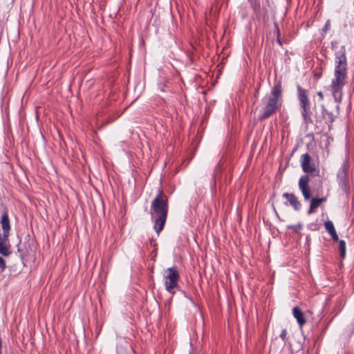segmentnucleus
<instances>
[{"instance_id":"obj_1","label":"nucleus","mask_w":354,"mask_h":354,"mask_svg":"<svg viewBox=\"0 0 354 354\" xmlns=\"http://www.w3.org/2000/svg\"><path fill=\"white\" fill-rule=\"evenodd\" d=\"M334 77L331 80L330 89L333 98L338 104L342 102L343 87L347 80V60L344 47L335 53Z\"/></svg>"},{"instance_id":"obj_2","label":"nucleus","mask_w":354,"mask_h":354,"mask_svg":"<svg viewBox=\"0 0 354 354\" xmlns=\"http://www.w3.org/2000/svg\"><path fill=\"white\" fill-rule=\"evenodd\" d=\"M282 89L280 82L272 87L270 93L261 100L259 120L263 121L279 111L282 105Z\"/></svg>"},{"instance_id":"obj_3","label":"nucleus","mask_w":354,"mask_h":354,"mask_svg":"<svg viewBox=\"0 0 354 354\" xmlns=\"http://www.w3.org/2000/svg\"><path fill=\"white\" fill-rule=\"evenodd\" d=\"M168 198L162 190L152 201L150 209L151 218H155L153 228L158 234L163 230L168 213Z\"/></svg>"},{"instance_id":"obj_4","label":"nucleus","mask_w":354,"mask_h":354,"mask_svg":"<svg viewBox=\"0 0 354 354\" xmlns=\"http://www.w3.org/2000/svg\"><path fill=\"white\" fill-rule=\"evenodd\" d=\"M301 166L303 171L307 174L303 175L299 178L298 185L302 193L304 198L308 201L311 197L310 188L309 186L310 175L319 176V171L316 168L308 153H304L301 156Z\"/></svg>"},{"instance_id":"obj_5","label":"nucleus","mask_w":354,"mask_h":354,"mask_svg":"<svg viewBox=\"0 0 354 354\" xmlns=\"http://www.w3.org/2000/svg\"><path fill=\"white\" fill-rule=\"evenodd\" d=\"M164 279L165 289L171 294H174V289L178 286L180 274L176 267L168 268L165 270Z\"/></svg>"},{"instance_id":"obj_6","label":"nucleus","mask_w":354,"mask_h":354,"mask_svg":"<svg viewBox=\"0 0 354 354\" xmlns=\"http://www.w3.org/2000/svg\"><path fill=\"white\" fill-rule=\"evenodd\" d=\"M297 94L300 107L302 109L301 115L306 122L310 120V105L307 91L297 86Z\"/></svg>"},{"instance_id":"obj_7","label":"nucleus","mask_w":354,"mask_h":354,"mask_svg":"<svg viewBox=\"0 0 354 354\" xmlns=\"http://www.w3.org/2000/svg\"><path fill=\"white\" fill-rule=\"evenodd\" d=\"M348 171V164L347 162H344L337 173L339 185L345 193H348L349 191Z\"/></svg>"},{"instance_id":"obj_8","label":"nucleus","mask_w":354,"mask_h":354,"mask_svg":"<svg viewBox=\"0 0 354 354\" xmlns=\"http://www.w3.org/2000/svg\"><path fill=\"white\" fill-rule=\"evenodd\" d=\"M10 234L0 233V254L3 257H9L11 253V245L9 243Z\"/></svg>"},{"instance_id":"obj_9","label":"nucleus","mask_w":354,"mask_h":354,"mask_svg":"<svg viewBox=\"0 0 354 354\" xmlns=\"http://www.w3.org/2000/svg\"><path fill=\"white\" fill-rule=\"evenodd\" d=\"M283 197L288 201L289 204L293 207L295 211L301 209V204L298 200V198L292 193H284Z\"/></svg>"},{"instance_id":"obj_10","label":"nucleus","mask_w":354,"mask_h":354,"mask_svg":"<svg viewBox=\"0 0 354 354\" xmlns=\"http://www.w3.org/2000/svg\"><path fill=\"white\" fill-rule=\"evenodd\" d=\"M0 225L3 230V234H10L11 227L7 210H4L3 214L1 215L0 219Z\"/></svg>"},{"instance_id":"obj_11","label":"nucleus","mask_w":354,"mask_h":354,"mask_svg":"<svg viewBox=\"0 0 354 354\" xmlns=\"http://www.w3.org/2000/svg\"><path fill=\"white\" fill-rule=\"evenodd\" d=\"M293 317L296 319L300 328H302L306 323L305 315L301 308L298 306L293 308L292 309Z\"/></svg>"},{"instance_id":"obj_12","label":"nucleus","mask_w":354,"mask_h":354,"mask_svg":"<svg viewBox=\"0 0 354 354\" xmlns=\"http://www.w3.org/2000/svg\"><path fill=\"white\" fill-rule=\"evenodd\" d=\"M326 200V198H312L310 201V205L309 209L308 211V214H310L315 212L317 209L318 208V207L322 203L325 202Z\"/></svg>"},{"instance_id":"obj_13","label":"nucleus","mask_w":354,"mask_h":354,"mask_svg":"<svg viewBox=\"0 0 354 354\" xmlns=\"http://www.w3.org/2000/svg\"><path fill=\"white\" fill-rule=\"evenodd\" d=\"M322 117L325 120V122L329 126L335 120L334 115L331 112H329L324 106H322Z\"/></svg>"},{"instance_id":"obj_14","label":"nucleus","mask_w":354,"mask_h":354,"mask_svg":"<svg viewBox=\"0 0 354 354\" xmlns=\"http://www.w3.org/2000/svg\"><path fill=\"white\" fill-rule=\"evenodd\" d=\"M339 250L340 252L341 257L344 259L346 255V243L344 241H339Z\"/></svg>"},{"instance_id":"obj_15","label":"nucleus","mask_w":354,"mask_h":354,"mask_svg":"<svg viewBox=\"0 0 354 354\" xmlns=\"http://www.w3.org/2000/svg\"><path fill=\"white\" fill-rule=\"evenodd\" d=\"M324 226H325V229L327 230V232L328 233L331 232L335 230L333 222L330 221H328L325 222Z\"/></svg>"},{"instance_id":"obj_16","label":"nucleus","mask_w":354,"mask_h":354,"mask_svg":"<svg viewBox=\"0 0 354 354\" xmlns=\"http://www.w3.org/2000/svg\"><path fill=\"white\" fill-rule=\"evenodd\" d=\"M287 330L286 329H283L281 334L280 337L282 339V340L286 342L287 341Z\"/></svg>"},{"instance_id":"obj_17","label":"nucleus","mask_w":354,"mask_h":354,"mask_svg":"<svg viewBox=\"0 0 354 354\" xmlns=\"http://www.w3.org/2000/svg\"><path fill=\"white\" fill-rule=\"evenodd\" d=\"M6 268V263L4 259L0 257V270L1 272L4 271Z\"/></svg>"},{"instance_id":"obj_18","label":"nucleus","mask_w":354,"mask_h":354,"mask_svg":"<svg viewBox=\"0 0 354 354\" xmlns=\"http://www.w3.org/2000/svg\"><path fill=\"white\" fill-rule=\"evenodd\" d=\"M330 235L331 236L332 239L335 241H339L338 236L336 233L335 230L331 232H329Z\"/></svg>"},{"instance_id":"obj_19","label":"nucleus","mask_w":354,"mask_h":354,"mask_svg":"<svg viewBox=\"0 0 354 354\" xmlns=\"http://www.w3.org/2000/svg\"><path fill=\"white\" fill-rule=\"evenodd\" d=\"M330 235L331 236L332 239L335 241H339L338 236L336 233L335 230L331 232H329Z\"/></svg>"},{"instance_id":"obj_20","label":"nucleus","mask_w":354,"mask_h":354,"mask_svg":"<svg viewBox=\"0 0 354 354\" xmlns=\"http://www.w3.org/2000/svg\"><path fill=\"white\" fill-rule=\"evenodd\" d=\"M330 28V20H327L326 24H325V26L323 28V31L324 32H326L328 31Z\"/></svg>"},{"instance_id":"obj_21","label":"nucleus","mask_w":354,"mask_h":354,"mask_svg":"<svg viewBox=\"0 0 354 354\" xmlns=\"http://www.w3.org/2000/svg\"><path fill=\"white\" fill-rule=\"evenodd\" d=\"M317 95H318L319 100L322 101V100H324V95H323V93L322 91H318L317 93Z\"/></svg>"},{"instance_id":"obj_22","label":"nucleus","mask_w":354,"mask_h":354,"mask_svg":"<svg viewBox=\"0 0 354 354\" xmlns=\"http://www.w3.org/2000/svg\"><path fill=\"white\" fill-rule=\"evenodd\" d=\"M289 228L292 229L294 231L297 232L299 229H301V226H290Z\"/></svg>"},{"instance_id":"obj_23","label":"nucleus","mask_w":354,"mask_h":354,"mask_svg":"<svg viewBox=\"0 0 354 354\" xmlns=\"http://www.w3.org/2000/svg\"><path fill=\"white\" fill-rule=\"evenodd\" d=\"M278 42L279 43L280 45H281V43L279 39H278Z\"/></svg>"}]
</instances>
